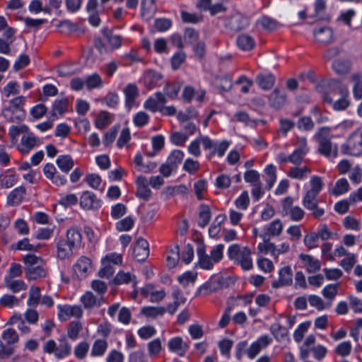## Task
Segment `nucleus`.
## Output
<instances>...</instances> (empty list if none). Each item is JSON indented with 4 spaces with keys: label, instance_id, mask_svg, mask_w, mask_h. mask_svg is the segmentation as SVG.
<instances>
[{
    "label": "nucleus",
    "instance_id": "obj_59",
    "mask_svg": "<svg viewBox=\"0 0 362 362\" xmlns=\"http://www.w3.org/2000/svg\"><path fill=\"white\" fill-rule=\"evenodd\" d=\"M216 85L220 90L228 91L232 88L233 83L228 76H223L216 78Z\"/></svg>",
    "mask_w": 362,
    "mask_h": 362
},
{
    "label": "nucleus",
    "instance_id": "obj_32",
    "mask_svg": "<svg viewBox=\"0 0 362 362\" xmlns=\"http://www.w3.org/2000/svg\"><path fill=\"white\" fill-rule=\"evenodd\" d=\"M350 186L346 178L339 179L334 184V186L329 189V193L334 196H339L346 193L349 190Z\"/></svg>",
    "mask_w": 362,
    "mask_h": 362
},
{
    "label": "nucleus",
    "instance_id": "obj_13",
    "mask_svg": "<svg viewBox=\"0 0 362 362\" xmlns=\"http://www.w3.org/2000/svg\"><path fill=\"white\" fill-rule=\"evenodd\" d=\"M91 269V261L86 257H81L74 265V271L79 279L86 278Z\"/></svg>",
    "mask_w": 362,
    "mask_h": 362
},
{
    "label": "nucleus",
    "instance_id": "obj_6",
    "mask_svg": "<svg viewBox=\"0 0 362 362\" xmlns=\"http://www.w3.org/2000/svg\"><path fill=\"white\" fill-rule=\"evenodd\" d=\"M341 151L344 155L360 156L362 154V131L351 134L346 141L341 144Z\"/></svg>",
    "mask_w": 362,
    "mask_h": 362
},
{
    "label": "nucleus",
    "instance_id": "obj_24",
    "mask_svg": "<svg viewBox=\"0 0 362 362\" xmlns=\"http://www.w3.org/2000/svg\"><path fill=\"white\" fill-rule=\"evenodd\" d=\"M269 100L273 107L279 109L286 104V94L278 88H275L269 95Z\"/></svg>",
    "mask_w": 362,
    "mask_h": 362
},
{
    "label": "nucleus",
    "instance_id": "obj_37",
    "mask_svg": "<svg viewBox=\"0 0 362 362\" xmlns=\"http://www.w3.org/2000/svg\"><path fill=\"white\" fill-rule=\"evenodd\" d=\"M211 210L208 205L202 204L199 209V226L204 228L211 220Z\"/></svg>",
    "mask_w": 362,
    "mask_h": 362
},
{
    "label": "nucleus",
    "instance_id": "obj_48",
    "mask_svg": "<svg viewBox=\"0 0 362 362\" xmlns=\"http://www.w3.org/2000/svg\"><path fill=\"white\" fill-rule=\"evenodd\" d=\"M105 36L111 50L117 49L121 47L122 37L120 35L107 33H105Z\"/></svg>",
    "mask_w": 362,
    "mask_h": 362
},
{
    "label": "nucleus",
    "instance_id": "obj_4",
    "mask_svg": "<svg viewBox=\"0 0 362 362\" xmlns=\"http://www.w3.org/2000/svg\"><path fill=\"white\" fill-rule=\"evenodd\" d=\"M25 97L18 96L11 100L8 105L4 107L1 110V115L7 122L17 123L25 119Z\"/></svg>",
    "mask_w": 362,
    "mask_h": 362
},
{
    "label": "nucleus",
    "instance_id": "obj_1",
    "mask_svg": "<svg viewBox=\"0 0 362 362\" xmlns=\"http://www.w3.org/2000/svg\"><path fill=\"white\" fill-rule=\"evenodd\" d=\"M223 244L216 245L210 251V255H208L206 252L205 246L202 244L199 245L197 249L199 267L206 270L212 269L214 264L223 259Z\"/></svg>",
    "mask_w": 362,
    "mask_h": 362
},
{
    "label": "nucleus",
    "instance_id": "obj_29",
    "mask_svg": "<svg viewBox=\"0 0 362 362\" xmlns=\"http://www.w3.org/2000/svg\"><path fill=\"white\" fill-rule=\"evenodd\" d=\"M237 45L244 51H249L255 47L254 39L247 34L240 35L236 40Z\"/></svg>",
    "mask_w": 362,
    "mask_h": 362
},
{
    "label": "nucleus",
    "instance_id": "obj_39",
    "mask_svg": "<svg viewBox=\"0 0 362 362\" xmlns=\"http://www.w3.org/2000/svg\"><path fill=\"white\" fill-rule=\"evenodd\" d=\"M116 284L132 283L134 287L136 284V276L130 272H119L114 279Z\"/></svg>",
    "mask_w": 362,
    "mask_h": 362
},
{
    "label": "nucleus",
    "instance_id": "obj_54",
    "mask_svg": "<svg viewBox=\"0 0 362 362\" xmlns=\"http://www.w3.org/2000/svg\"><path fill=\"white\" fill-rule=\"evenodd\" d=\"M303 243L309 250L315 249L319 245V238L315 232L310 233L304 236Z\"/></svg>",
    "mask_w": 362,
    "mask_h": 362
},
{
    "label": "nucleus",
    "instance_id": "obj_5",
    "mask_svg": "<svg viewBox=\"0 0 362 362\" xmlns=\"http://www.w3.org/2000/svg\"><path fill=\"white\" fill-rule=\"evenodd\" d=\"M315 138L319 144L318 151L321 155L327 158H335L337 157L338 148L337 145H333L331 142L332 135L329 128L319 129L315 134Z\"/></svg>",
    "mask_w": 362,
    "mask_h": 362
},
{
    "label": "nucleus",
    "instance_id": "obj_20",
    "mask_svg": "<svg viewBox=\"0 0 362 362\" xmlns=\"http://www.w3.org/2000/svg\"><path fill=\"white\" fill-rule=\"evenodd\" d=\"M18 181V175L13 169H8L0 175V185L2 188H11Z\"/></svg>",
    "mask_w": 362,
    "mask_h": 362
},
{
    "label": "nucleus",
    "instance_id": "obj_3",
    "mask_svg": "<svg viewBox=\"0 0 362 362\" xmlns=\"http://www.w3.org/2000/svg\"><path fill=\"white\" fill-rule=\"evenodd\" d=\"M227 254L228 258L243 270H250L253 267L252 251L250 247L233 244L228 247Z\"/></svg>",
    "mask_w": 362,
    "mask_h": 362
},
{
    "label": "nucleus",
    "instance_id": "obj_23",
    "mask_svg": "<svg viewBox=\"0 0 362 362\" xmlns=\"http://www.w3.org/2000/svg\"><path fill=\"white\" fill-rule=\"evenodd\" d=\"M278 282L273 283L274 287L290 285L292 283V269L289 266L284 267L279 270Z\"/></svg>",
    "mask_w": 362,
    "mask_h": 362
},
{
    "label": "nucleus",
    "instance_id": "obj_2",
    "mask_svg": "<svg viewBox=\"0 0 362 362\" xmlns=\"http://www.w3.org/2000/svg\"><path fill=\"white\" fill-rule=\"evenodd\" d=\"M23 262L25 265V276L28 280H37L46 276V263L41 257L32 254L26 255Z\"/></svg>",
    "mask_w": 362,
    "mask_h": 362
},
{
    "label": "nucleus",
    "instance_id": "obj_26",
    "mask_svg": "<svg viewBox=\"0 0 362 362\" xmlns=\"http://www.w3.org/2000/svg\"><path fill=\"white\" fill-rule=\"evenodd\" d=\"M310 173V168L306 165L301 167H293L289 170L288 176L292 179L300 180L308 177Z\"/></svg>",
    "mask_w": 362,
    "mask_h": 362
},
{
    "label": "nucleus",
    "instance_id": "obj_22",
    "mask_svg": "<svg viewBox=\"0 0 362 362\" xmlns=\"http://www.w3.org/2000/svg\"><path fill=\"white\" fill-rule=\"evenodd\" d=\"M74 249L64 239L60 238L57 243V256L61 259H68L72 255Z\"/></svg>",
    "mask_w": 362,
    "mask_h": 362
},
{
    "label": "nucleus",
    "instance_id": "obj_28",
    "mask_svg": "<svg viewBox=\"0 0 362 362\" xmlns=\"http://www.w3.org/2000/svg\"><path fill=\"white\" fill-rule=\"evenodd\" d=\"M71 247H77L81 242V234L79 230L75 228H71L66 231V238H63Z\"/></svg>",
    "mask_w": 362,
    "mask_h": 362
},
{
    "label": "nucleus",
    "instance_id": "obj_60",
    "mask_svg": "<svg viewBox=\"0 0 362 362\" xmlns=\"http://www.w3.org/2000/svg\"><path fill=\"white\" fill-rule=\"evenodd\" d=\"M356 261V255L354 253L346 255L339 263V265L346 272H349L355 264Z\"/></svg>",
    "mask_w": 362,
    "mask_h": 362
},
{
    "label": "nucleus",
    "instance_id": "obj_18",
    "mask_svg": "<svg viewBox=\"0 0 362 362\" xmlns=\"http://www.w3.org/2000/svg\"><path fill=\"white\" fill-rule=\"evenodd\" d=\"M315 40L322 45H327L333 40V31L329 27H320L314 31Z\"/></svg>",
    "mask_w": 362,
    "mask_h": 362
},
{
    "label": "nucleus",
    "instance_id": "obj_58",
    "mask_svg": "<svg viewBox=\"0 0 362 362\" xmlns=\"http://www.w3.org/2000/svg\"><path fill=\"white\" fill-rule=\"evenodd\" d=\"M107 344L106 341L99 339L95 341L91 350L93 356H102L106 351Z\"/></svg>",
    "mask_w": 362,
    "mask_h": 362
},
{
    "label": "nucleus",
    "instance_id": "obj_45",
    "mask_svg": "<svg viewBox=\"0 0 362 362\" xmlns=\"http://www.w3.org/2000/svg\"><path fill=\"white\" fill-rule=\"evenodd\" d=\"M264 173L267 175L266 187L267 189H271L276 180V168L274 165H269L264 169Z\"/></svg>",
    "mask_w": 362,
    "mask_h": 362
},
{
    "label": "nucleus",
    "instance_id": "obj_30",
    "mask_svg": "<svg viewBox=\"0 0 362 362\" xmlns=\"http://www.w3.org/2000/svg\"><path fill=\"white\" fill-rule=\"evenodd\" d=\"M256 82L264 90L271 89L275 83V77L271 74H259L256 77Z\"/></svg>",
    "mask_w": 362,
    "mask_h": 362
},
{
    "label": "nucleus",
    "instance_id": "obj_21",
    "mask_svg": "<svg viewBox=\"0 0 362 362\" xmlns=\"http://www.w3.org/2000/svg\"><path fill=\"white\" fill-rule=\"evenodd\" d=\"M25 195V188L18 187L13 189L7 196L6 202L9 206L19 205Z\"/></svg>",
    "mask_w": 362,
    "mask_h": 362
},
{
    "label": "nucleus",
    "instance_id": "obj_61",
    "mask_svg": "<svg viewBox=\"0 0 362 362\" xmlns=\"http://www.w3.org/2000/svg\"><path fill=\"white\" fill-rule=\"evenodd\" d=\"M197 279V273L193 272H186L177 277V281L184 286H187L189 284H194Z\"/></svg>",
    "mask_w": 362,
    "mask_h": 362
},
{
    "label": "nucleus",
    "instance_id": "obj_47",
    "mask_svg": "<svg viewBox=\"0 0 362 362\" xmlns=\"http://www.w3.org/2000/svg\"><path fill=\"white\" fill-rule=\"evenodd\" d=\"M86 86L88 89L100 88L103 86V79L99 74L95 73L88 76L86 80Z\"/></svg>",
    "mask_w": 362,
    "mask_h": 362
},
{
    "label": "nucleus",
    "instance_id": "obj_43",
    "mask_svg": "<svg viewBox=\"0 0 362 362\" xmlns=\"http://www.w3.org/2000/svg\"><path fill=\"white\" fill-rule=\"evenodd\" d=\"M267 250L271 252L273 256L278 257L281 254L287 253L290 250V245L287 242L282 243L279 245H275L273 243H268Z\"/></svg>",
    "mask_w": 362,
    "mask_h": 362
},
{
    "label": "nucleus",
    "instance_id": "obj_25",
    "mask_svg": "<svg viewBox=\"0 0 362 362\" xmlns=\"http://www.w3.org/2000/svg\"><path fill=\"white\" fill-rule=\"evenodd\" d=\"M247 24V19L239 13L233 15L227 23L228 26L233 30L243 29L245 28Z\"/></svg>",
    "mask_w": 362,
    "mask_h": 362
},
{
    "label": "nucleus",
    "instance_id": "obj_10",
    "mask_svg": "<svg viewBox=\"0 0 362 362\" xmlns=\"http://www.w3.org/2000/svg\"><path fill=\"white\" fill-rule=\"evenodd\" d=\"M272 339L268 335H262L256 341H253L246 350V354L250 359L255 358L259 352L267 348Z\"/></svg>",
    "mask_w": 362,
    "mask_h": 362
},
{
    "label": "nucleus",
    "instance_id": "obj_11",
    "mask_svg": "<svg viewBox=\"0 0 362 362\" xmlns=\"http://www.w3.org/2000/svg\"><path fill=\"white\" fill-rule=\"evenodd\" d=\"M80 206L86 210L98 209L101 206V200L93 192L85 191L80 197Z\"/></svg>",
    "mask_w": 362,
    "mask_h": 362
},
{
    "label": "nucleus",
    "instance_id": "obj_17",
    "mask_svg": "<svg viewBox=\"0 0 362 362\" xmlns=\"http://www.w3.org/2000/svg\"><path fill=\"white\" fill-rule=\"evenodd\" d=\"M81 302L85 308L99 307L105 303L103 296H96L90 291H86L81 298Z\"/></svg>",
    "mask_w": 362,
    "mask_h": 362
},
{
    "label": "nucleus",
    "instance_id": "obj_14",
    "mask_svg": "<svg viewBox=\"0 0 362 362\" xmlns=\"http://www.w3.org/2000/svg\"><path fill=\"white\" fill-rule=\"evenodd\" d=\"M298 257L302 263V267H304L308 273H315L320 269V261L315 259L312 255L301 253L299 255Z\"/></svg>",
    "mask_w": 362,
    "mask_h": 362
},
{
    "label": "nucleus",
    "instance_id": "obj_49",
    "mask_svg": "<svg viewBox=\"0 0 362 362\" xmlns=\"http://www.w3.org/2000/svg\"><path fill=\"white\" fill-rule=\"evenodd\" d=\"M283 230V224L279 219H275L271 222L267 228V233L269 235L278 236Z\"/></svg>",
    "mask_w": 362,
    "mask_h": 362
},
{
    "label": "nucleus",
    "instance_id": "obj_31",
    "mask_svg": "<svg viewBox=\"0 0 362 362\" xmlns=\"http://www.w3.org/2000/svg\"><path fill=\"white\" fill-rule=\"evenodd\" d=\"M4 284L13 293H18L27 289L26 284L21 279H4Z\"/></svg>",
    "mask_w": 362,
    "mask_h": 362
},
{
    "label": "nucleus",
    "instance_id": "obj_64",
    "mask_svg": "<svg viewBox=\"0 0 362 362\" xmlns=\"http://www.w3.org/2000/svg\"><path fill=\"white\" fill-rule=\"evenodd\" d=\"M1 338L8 344H13L18 341V336L17 332L11 328L6 329L2 332Z\"/></svg>",
    "mask_w": 362,
    "mask_h": 362
},
{
    "label": "nucleus",
    "instance_id": "obj_46",
    "mask_svg": "<svg viewBox=\"0 0 362 362\" xmlns=\"http://www.w3.org/2000/svg\"><path fill=\"white\" fill-rule=\"evenodd\" d=\"M41 298L40 288L37 286H31L29 290L27 304L29 306H36L40 303Z\"/></svg>",
    "mask_w": 362,
    "mask_h": 362
},
{
    "label": "nucleus",
    "instance_id": "obj_38",
    "mask_svg": "<svg viewBox=\"0 0 362 362\" xmlns=\"http://www.w3.org/2000/svg\"><path fill=\"white\" fill-rule=\"evenodd\" d=\"M166 310L162 306H146L141 310V313L146 317L155 318L158 316H162L165 314Z\"/></svg>",
    "mask_w": 362,
    "mask_h": 362
},
{
    "label": "nucleus",
    "instance_id": "obj_62",
    "mask_svg": "<svg viewBox=\"0 0 362 362\" xmlns=\"http://www.w3.org/2000/svg\"><path fill=\"white\" fill-rule=\"evenodd\" d=\"M338 292V286L337 284H329L326 286L322 291V294L323 296L332 301Z\"/></svg>",
    "mask_w": 362,
    "mask_h": 362
},
{
    "label": "nucleus",
    "instance_id": "obj_27",
    "mask_svg": "<svg viewBox=\"0 0 362 362\" xmlns=\"http://www.w3.org/2000/svg\"><path fill=\"white\" fill-rule=\"evenodd\" d=\"M162 78V76L151 70L145 72L144 76V82L145 86L151 89L158 85V83Z\"/></svg>",
    "mask_w": 362,
    "mask_h": 362
},
{
    "label": "nucleus",
    "instance_id": "obj_50",
    "mask_svg": "<svg viewBox=\"0 0 362 362\" xmlns=\"http://www.w3.org/2000/svg\"><path fill=\"white\" fill-rule=\"evenodd\" d=\"M180 259V251H179V247L177 245H175L173 249H172L166 258L167 261V266L169 268H174Z\"/></svg>",
    "mask_w": 362,
    "mask_h": 362
},
{
    "label": "nucleus",
    "instance_id": "obj_15",
    "mask_svg": "<svg viewBox=\"0 0 362 362\" xmlns=\"http://www.w3.org/2000/svg\"><path fill=\"white\" fill-rule=\"evenodd\" d=\"M136 195L139 198L147 201L151 196V191L148 188V181L144 176H139L136 180Z\"/></svg>",
    "mask_w": 362,
    "mask_h": 362
},
{
    "label": "nucleus",
    "instance_id": "obj_36",
    "mask_svg": "<svg viewBox=\"0 0 362 362\" xmlns=\"http://www.w3.org/2000/svg\"><path fill=\"white\" fill-rule=\"evenodd\" d=\"M56 163L59 168L64 173L69 172L74 165V160L69 155L59 156L56 160Z\"/></svg>",
    "mask_w": 362,
    "mask_h": 362
},
{
    "label": "nucleus",
    "instance_id": "obj_41",
    "mask_svg": "<svg viewBox=\"0 0 362 362\" xmlns=\"http://www.w3.org/2000/svg\"><path fill=\"white\" fill-rule=\"evenodd\" d=\"M332 68L339 74H346L351 68V62L348 59H337L332 64Z\"/></svg>",
    "mask_w": 362,
    "mask_h": 362
},
{
    "label": "nucleus",
    "instance_id": "obj_35",
    "mask_svg": "<svg viewBox=\"0 0 362 362\" xmlns=\"http://www.w3.org/2000/svg\"><path fill=\"white\" fill-rule=\"evenodd\" d=\"M270 332L278 341H282L288 338V331L279 323H274L270 327Z\"/></svg>",
    "mask_w": 362,
    "mask_h": 362
},
{
    "label": "nucleus",
    "instance_id": "obj_42",
    "mask_svg": "<svg viewBox=\"0 0 362 362\" xmlns=\"http://www.w3.org/2000/svg\"><path fill=\"white\" fill-rule=\"evenodd\" d=\"M317 235L319 240H322L323 241L327 240H336L337 239V234L336 233H333L330 230V229L327 227V225L322 224L320 225L317 230L315 232Z\"/></svg>",
    "mask_w": 362,
    "mask_h": 362
},
{
    "label": "nucleus",
    "instance_id": "obj_53",
    "mask_svg": "<svg viewBox=\"0 0 362 362\" xmlns=\"http://www.w3.org/2000/svg\"><path fill=\"white\" fill-rule=\"evenodd\" d=\"M310 188L307 191L309 192L319 194L323 187V182L319 176L314 175L310 180Z\"/></svg>",
    "mask_w": 362,
    "mask_h": 362
},
{
    "label": "nucleus",
    "instance_id": "obj_51",
    "mask_svg": "<svg viewBox=\"0 0 362 362\" xmlns=\"http://www.w3.org/2000/svg\"><path fill=\"white\" fill-rule=\"evenodd\" d=\"M310 326V322L306 321L300 324L293 333V339L299 343L303 340L304 334L307 332Z\"/></svg>",
    "mask_w": 362,
    "mask_h": 362
},
{
    "label": "nucleus",
    "instance_id": "obj_19",
    "mask_svg": "<svg viewBox=\"0 0 362 362\" xmlns=\"http://www.w3.org/2000/svg\"><path fill=\"white\" fill-rule=\"evenodd\" d=\"M168 347L170 351L180 356H185L189 348L188 345L179 337L170 339L168 342Z\"/></svg>",
    "mask_w": 362,
    "mask_h": 362
},
{
    "label": "nucleus",
    "instance_id": "obj_12",
    "mask_svg": "<svg viewBox=\"0 0 362 362\" xmlns=\"http://www.w3.org/2000/svg\"><path fill=\"white\" fill-rule=\"evenodd\" d=\"M134 259L137 262L144 261L149 255L148 242L144 238H139L133 250Z\"/></svg>",
    "mask_w": 362,
    "mask_h": 362
},
{
    "label": "nucleus",
    "instance_id": "obj_33",
    "mask_svg": "<svg viewBox=\"0 0 362 362\" xmlns=\"http://www.w3.org/2000/svg\"><path fill=\"white\" fill-rule=\"evenodd\" d=\"M351 80L354 83L353 94L355 98H362V74L356 72L351 75Z\"/></svg>",
    "mask_w": 362,
    "mask_h": 362
},
{
    "label": "nucleus",
    "instance_id": "obj_56",
    "mask_svg": "<svg viewBox=\"0 0 362 362\" xmlns=\"http://www.w3.org/2000/svg\"><path fill=\"white\" fill-rule=\"evenodd\" d=\"M20 300L13 295L5 294L0 298V305L11 308L19 304Z\"/></svg>",
    "mask_w": 362,
    "mask_h": 362
},
{
    "label": "nucleus",
    "instance_id": "obj_9",
    "mask_svg": "<svg viewBox=\"0 0 362 362\" xmlns=\"http://www.w3.org/2000/svg\"><path fill=\"white\" fill-rule=\"evenodd\" d=\"M57 309L60 321H66L71 317L80 318L83 315V310L79 305H58Z\"/></svg>",
    "mask_w": 362,
    "mask_h": 362
},
{
    "label": "nucleus",
    "instance_id": "obj_16",
    "mask_svg": "<svg viewBox=\"0 0 362 362\" xmlns=\"http://www.w3.org/2000/svg\"><path fill=\"white\" fill-rule=\"evenodd\" d=\"M123 93L125 96V105L130 110L136 105V100L139 96L138 87L134 83H129L124 88Z\"/></svg>",
    "mask_w": 362,
    "mask_h": 362
},
{
    "label": "nucleus",
    "instance_id": "obj_8",
    "mask_svg": "<svg viewBox=\"0 0 362 362\" xmlns=\"http://www.w3.org/2000/svg\"><path fill=\"white\" fill-rule=\"evenodd\" d=\"M41 144V140L33 132L28 130L22 136L21 141L18 145V151L23 154H28L35 147Z\"/></svg>",
    "mask_w": 362,
    "mask_h": 362
},
{
    "label": "nucleus",
    "instance_id": "obj_52",
    "mask_svg": "<svg viewBox=\"0 0 362 362\" xmlns=\"http://www.w3.org/2000/svg\"><path fill=\"white\" fill-rule=\"evenodd\" d=\"M111 122V115L106 111H103L101 112L98 116L95 121V125L98 129H102L109 125Z\"/></svg>",
    "mask_w": 362,
    "mask_h": 362
},
{
    "label": "nucleus",
    "instance_id": "obj_55",
    "mask_svg": "<svg viewBox=\"0 0 362 362\" xmlns=\"http://www.w3.org/2000/svg\"><path fill=\"white\" fill-rule=\"evenodd\" d=\"M184 158V153L180 150H174L168 156L167 161L171 166L176 169L177 165Z\"/></svg>",
    "mask_w": 362,
    "mask_h": 362
},
{
    "label": "nucleus",
    "instance_id": "obj_63",
    "mask_svg": "<svg viewBox=\"0 0 362 362\" xmlns=\"http://www.w3.org/2000/svg\"><path fill=\"white\" fill-rule=\"evenodd\" d=\"M134 221L131 216H127L116 223V228L119 231H128L134 226Z\"/></svg>",
    "mask_w": 362,
    "mask_h": 362
},
{
    "label": "nucleus",
    "instance_id": "obj_40",
    "mask_svg": "<svg viewBox=\"0 0 362 362\" xmlns=\"http://www.w3.org/2000/svg\"><path fill=\"white\" fill-rule=\"evenodd\" d=\"M28 130L29 127L25 124L12 125L8 129V136L13 143H16L18 136L24 135Z\"/></svg>",
    "mask_w": 362,
    "mask_h": 362
},
{
    "label": "nucleus",
    "instance_id": "obj_44",
    "mask_svg": "<svg viewBox=\"0 0 362 362\" xmlns=\"http://www.w3.org/2000/svg\"><path fill=\"white\" fill-rule=\"evenodd\" d=\"M69 102L66 98L56 100L53 104L52 115L57 117V115H62L68 110Z\"/></svg>",
    "mask_w": 362,
    "mask_h": 362
},
{
    "label": "nucleus",
    "instance_id": "obj_7",
    "mask_svg": "<svg viewBox=\"0 0 362 362\" xmlns=\"http://www.w3.org/2000/svg\"><path fill=\"white\" fill-rule=\"evenodd\" d=\"M318 194L306 192L303 198V205L305 209L311 211L315 218H320L325 214V210L318 206Z\"/></svg>",
    "mask_w": 362,
    "mask_h": 362
},
{
    "label": "nucleus",
    "instance_id": "obj_57",
    "mask_svg": "<svg viewBox=\"0 0 362 362\" xmlns=\"http://www.w3.org/2000/svg\"><path fill=\"white\" fill-rule=\"evenodd\" d=\"M71 345L66 341H63L59 346H57L54 356L58 358H62L67 356L71 353Z\"/></svg>",
    "mask_w": 362,
    "mask_h": 362
},
{
    "label": "nucleus",
    "instance_id": "obj_34",
    "mask_svg": "<svg viewBox=\"0 0 362 362\" xmlns=\"http://www.w3.org/2000/svg\"><path fill=\"white\" fill-rule=\"evenodd\" d=\"M317 91L321 93L323 100L328 103H332L334 98H335V90L331 84H322L317 86Z\"/></svg>",
    "mask_w": 362,
    "mask_h": 362
}]
</instances>
